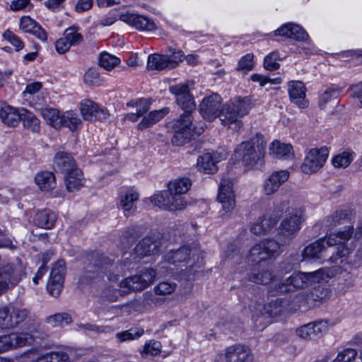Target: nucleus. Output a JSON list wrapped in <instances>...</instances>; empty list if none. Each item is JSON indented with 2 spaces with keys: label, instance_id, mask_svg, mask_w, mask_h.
Segmentation results:
<instances>
[{
  "label": "nucleus",
  "instance_id": "nucleus-1",
  "mask_svg": "<svg viewBox=\"0 0 362 362\" xmlns=\"http://www.w3.org/2000/svg\"><path fill=\"white\" fill-rule=\"evenodd\" d=\"M171 93L176 96L177 104L185 112L180 115L175 124V133L172 143L176 146H182L188 142L194 135H199L204 131L203 125L197 126L192 123L191 111L195 108L194 98L190 93L188 84L179 83L170 88Z\"/></svg>",
  "mask_w": 362,
  "mask_h": 362
},
{
  "label": "nucleus",
  "instance_id": "nucleus-2",
  "mask_svg": "<svg viewBox=\"0 0 362 362\" xmlns=\"http://www.w3.org/2000/svg\"><path fill=\"white\" fill-rule=\"evenodd\" d=\"M266 144L264 136L257 134L250 141H243L237 146L233 154L234 158L247 168H253L264 158Z\"/></svg>",
  "mask_w": 362,
  "mask_h": 362
},
{
  "label": "nucleus",
  "instance_id": "nucleus-3",
  "mask_svg": "<svg viewBox=\"0 0 362 362\" xmlns=\"http://www.w3.org/2000/svg\"><path fill=\"white\" fill-rule=\"evenodd\" d=\"M328 274L320 269L312 272H295L285 280L279 281L274 284V291L286 293L298 288H304L321 280H325Z\"/></svg>",
  "mask_w": 362,
  "mask_h": 362
},
{
  "label": "nucleus",
  "instance_id": "nucleus-4",
  "mask_svg": "<svg viewBox=\"0 0 362 362\" xmlns=\"http://www.w3.org/2000/svg\"><path fill=\"white\" fill-rule=\"evenodd\" d=\"M251 109V105L246 98H236L230 100L222 107L218 117L223 125L239 131L243 127L241 118Z\"/></svg>",
  "mask_w": 362,
  "mask_h": 362
},
{
  "label": "nucleus",
  "instance_id": "nucleus-5",
  "mask_svg": "<svg viewBox=\"0 0 362 362\" xmlns=\"http://www.w3.org/2000/svg\"><path fill=\"white\" fill-rule=\"evenodd\" d=\"M353 228L351 226H346L343 230L333 233L323 238L325 240V245H338L336 254L329 258V261L331 263L335 264L337 266H340L346 261L349 250L345 247L344 243L351 238Z\"/></svg>",
  "mask_w": 362,
  "mask_h": 362
},
{
  "label": "nucleus",
  "instance_id": "nucleus-6",
  "mask_svg": "<svg viewBox=\"0 0 362 362\" xmlns=\"http://www.w3.org/2000/svg\"><path fill=\"white\" fill-rule=\"evenodd\" d=\"M281 245L273 239H268L254 245L249 250L246 259L248 262L258 264L279 255Z\"/></svg>",
  "mask_w": 362,
  "mask_h": 362
},
{
  "label": "nucleus",
  "instance_id": "nucleus-7",
  "mask_svg": "<svg viewBox=\"0 0 362 362\" xmlns=\"http://www.w3.org/2000/svg\"><path fill=\"white\" fill-rule=\"evenodd\" d=\"M150 202L159 208L170 211L184 210L187 206L185 198L170 189L160 191L150 197Z\"/></svg>",
  "mask_w": 362,
  "mask_h": 362
},
{
  "label": "nucleus",
  "instance_id": "nucleus-8",
  "mask_svg": "<svg viewBox=\"0 0 362 362\" xmlns=\"http://www.w3.org/2000/svg\"><path fill=\"white\" fill-rule=\"evenodd\" d=\"M156 275L157 273L154 269L144 268L137 274L122 279L121 286L127 287L128 291H143L153 283Z\"/></svg>",
  "mask_w": 362,
  "mask_h": 362
},
{
  "label": "nucleus",
  "instance_id": "nucleus-9",
  "mask_svg": "<svg viewBox=\"0 0 362 362\" xmlns=\"http://www.w3.org/2000/svg\"><path fill=\"white\" fill-rule=\"evenodd\" d=\"M217 199L222 205V209L219 211L220 216L223 219L228 218L235 206L233 182L230 179L221 180Z\"/></svg>",
  "mask_w": 362,
  "mask_h": 362
},
{
  "label": "nucleus",
  "instance_id": "nucleus-10",
  "mask_svg": "<svg viewBox=\"0 0 362 362\" xmlns=\"http://www.w3.org/2000/svg\"><path fill=\"white\" fill-rule=\"evenodd\" d=\"M329 153V150L327 146L310 149L301 166L302 171L309 175L317 172L324 166Z\"/></svg>",
  "mask_w": 362,
  "mask_h": 362
},
{
  "label": "nucleus",
  "instance_id": "nucleus-11",
  "mask_svg": "<svg viewBox=\"0 0 362 362\" xmlns=\"http://www.w3.org/2000/svg\"><path fill=\"white\" fill-rule=\"evenodd\" d=\"M164 261L170 264H187L193 267L199 262L198 250L188 246H182L177 250H171L164 257Z\"/></svg>",
  "mask_w": 362,
  "mask_h": 362
},
{
  "label": "nucleus",
  "instance_id": "nucleus-12",
  "mask_svg": "<svg viewBox=\"0 0 362 362\" xmlns=\"http://www.w3.org/2000/svg\"><path fill=\"white\" fill-rule=\"evenodd\" d=\"M116 16L119 18L141 31H153L157 29L156 23L146 16L138 15L124 8H115Z\"/></svg>",
  "mask_w": 362,
  "mask_h": 362
},
{
  "label": "nucleus",
  "instance_id": "nucleus-13",
  "mask_svg": "<svg viewBox=\"0 0 362 362\" xmlns=\"http://www.w3.org/2000/svg\"><path fill=\"white\" fill-rule=\"evenodd\" d=\"M304 221V214L301 209L289 214L281 222L279 227V235L285 240H291L300 229L301 223Z\"/></svg>",
  "mask_w": 362,
  "mask_h": 362
},
{
  "label": "nucleus",
  "instance_id": "nucleus-14",
  "mask_svg": "<svg viewBox=\"0 0 362 362\" xmlns=\"http://www.w3.org/2000/svg\"><path fill=\"white\" fill-rule=\"evenodd\" d=\"M328 330L327 321L317 320L298 327L296 329V334L305 340H315L326 334Z\"/></svg>",
  "mask_w": 362,
  "mask_h": 362
},
{
  "label": "nucleus",
  "instance_id": "nucleus-15",
  "mask_svg": "<svg viewBox=\"0 0 362 362\" xmlns=\"http://www.w3.org/2000/svg\"><path fill=\"white\" fill-rule=\"evenodd\" d=\"M288 306V301L281 298H276L266 303L262 310L261 315L257 319V321L261 324L262 321L267 320L264 324H270L272 319L277 317L286 313Z\"/></svg>",
  "mask_w": 362,
  "mask_h": 362
},
{
  "label": "nucleus",
  "instance_id": "nucleus-16",
  "mask_svg": "<svg viewBox=\"0 0 362 362\" xmlns=\"http://www.w3.org/2000/svg\"><path fill=\"white\" fill-rule=\"evenodd\" d=\"M65 274V263L63 260L57 261L52 269L47 285L48 292L53 296L59 295L63 287Z\"/></svg>",
  "mask_w": 362,
  "mask_h": 362
},
{
  "label": "nucleus",
  "instance_id": "nucleus-17",
  "mask_svg": "<svg viewBox=\"0 0 362 362\" xmlns=\"http://www.w3.org/2000/svg\"><path fill=\"white\" fill-rule=\"evenodd\" d=\"M162 244L161 235L153 233L143 238L136 246L135 253L140 257L148 256L156 253Z\"/></svg>",
  "mask_w": 362,
  "mask_h": 362
},
{
  "label": "nucleus",
  "instance_id": "nucleus-18",
  "mask_svg": "<svg viewBox=\"0 0 362 362\" xmlns=\"http://www.w3.org/2000/svg\"><path fill=\"white\" fill-rule=\"evenodd\" d=\"M221 100L218 94L204 97L199 105V112L204 118L213 120L219 115Z\"/></svg>",
  "mask_w": 362,
  "mask_h": 362
},
{
  "label": "nucleus",
  "instance_id": "nucleus-19",
  "mask_svg": "<svg viewBox=\"0 0 362 362\" xmlns=\"http://www.w3.org/2000/svg\"><path fill=\"white\" fill-rule=\"evenodd\" d=\"M289 175V172L285 170L273 172L263 182V193L267 196L275 194L280 186L288 180Z\"/></svg>",
  "mask_w": 362,
  "mask_h": 362
},
{
  "label": "nucleus",
  "instance_id": "nucleus-20",
  "mask_svg": "<svg viewBox=\"0 0 362 362\" xmlns=\"http://www.w3.org/2000/svg\"><path fill=\"white\" fill-rule=\"evenodd\" d=\"M288 92L291 103L300 108H306L308 101L306 100V88L300 81H291L288 83Z\"/></svg>",
  "mask_w": 362,
  "mask_h": 362
},
{
  "label": "nucleus",
  "instance_id": "nucleus-21",
  "mask_svg": "<svg viewBox=\"0 0 362 362\" xmlns=\"http://www.w3.org/2000/svg\"><path fill=\"white\" fill-rule=\"evenodd\" d=\"M225 356L227 362H252L253 359L250 349L240 344L228 346Z\"/></svg>",
  "mask_w": 362,
  "mask_h": 362
},
{
  "label": "nucleus",
  "instance_id": "nucleus-22",
  "mask_svg": "<svg viewBox=\"0 0 362 362\" xmlns=\"http://www.w3.org/2000/svg\"><path fill=\"white\" fill-rule=\"evenodd\" d=\"M22 108H16L4 101H0V119L8 127L18 125L22 117Z\"/></svg>",
  "mask_w": 362,
  "mask_h": 362
},
{
  "label": "nucleus",
  "instance_id": "nucleus-23",
  "mask_svg": "<svg viewBox=\"0 0 362 362\" xmlns=\"http://www.w3.org/2000/svg\"><path fill=\"white\" fill-rule=\"evenodd\" d=\"M274 35L300 41H307L309 39L308 33L300 25L293 23L282 25L274 31Z\"/></svg>",
  "mask_w": 362,
  "mask_h": 362
},
{
  "label": "nucleus",
  "instance_id": "nucleus-24",
  "mask_svg": "<svg viewBox=\"0 0 362 362\" xmlns=\"http://www.w3.org/2000/svg\"><path fill=\"white\" fill-rule=\"evenodd\" d=\"M283 273L282 269L276 274L267 268L253 269L247 274V279L257 284L267 285L272 281L279 282L278 278Z\"/></svg>",
  "mask_w": 362,
  "mask_h": 362
},
{
  "label": "nucleus",
  "instance_id": "nucleus-25",
  "mask_svg": "<svg viewBox=\"0 0 362 362\" xmlns=\"http://www.w3.org/2000/svg\"><path fill=\"white\" fill-rule=\"evenodd\" d=\"M19 27L23 32L33 35L42 42L47 40L45 30L30 16H23L20 20Z\"/></svg>",
  "mask_w": 362,
  "mask_h": 362
},
{
  "label": "nucleus",
  "instance_id": "nucleus-26",
  "mask_svg": "<svg viewBox=\"0 0 362 362\" xmlns=\"http://www.w3.org/2000/svg\"><path fill=\"white\" fill-rule=\"evenodd\" d=\"M139 199V194L134 190H128L122 193L119 197L118 204L125 216H129L134 214L136 207V203Z\"/></svg>",
  "mask_w": 362,
  "mask_h": 362
},
{
  "label": "nucleus",
  "instance_id": "nucleus-27",
  "mask_svg": "<svg viewBox=\"0 0 362 362\" xmlns=\"http://www.w3.org/2000/svg\"><path fill=\"white\" fill-rule=\"evenodd\" d=\"M324 239L318 240L306 246L302 251L301 255L303 261H311L320 259L323 257V254L326 252Z\"/></svg>",
  "mask_w": 362,
  "mask_h": 362
},
{
  "label": "nucleus",
  "instance_id": "nucleus-28",
  "mask_svg": "<svg viewBox=\"0 0 362 362\" xmlns=\"http://www.w3.org/2000/svg\"><path fill=\"white\" fill-rule=\"evenodd\" d=\"M276 223L277 219L275 217H273L271 214H266L252 224L250 230L252 233L257 235H264L274 227Z\"/></svg>",
  "mask_w": 362,
  "mask_h": 362
},
{
  "label": "nucleus",
  "instance_id": "nucleus-29",
  "mask_svg": "<svg viewBox=\"0 0 362 362\" xmlns=\"http://www.w3.org/2000/svg\"><path fill=\"white\" fill-rule=\"evenodd\" d=\"M80 111L85 119H91L93 117L101 119L105 118L106 115L103 110L99 109L96 103L88 99L81 100Z\"/></svg>",
  "mask_w": 362,
  "mask_h": 362
},
{
  "label": "nucleus",
  "instance_id": "nucleus-30",
  "mask_svg": "<svg viewBox=\"0 0 362 362\" xmlns=\"http://www.w3.org/2000/svg\"><path fill=\"white\" fill-rule=\"evenodd\" d=\"M108 279L110 282L104 288L103 295L108 300L114 302L122 296L121 289H127V287L121 286V281H118V277L115 275H110Z\"/></svg>",
  "mask_w": 362,
  "mask_h": 362
},
{
  "label": "nucleus",
  "instance_id": "nucleus-31",
  "mask_svg": "<svg viewBox=\"0 0 362 362\" xmlns=\"http://www.w3.org/2000/svg\"><path fill=\"white\" fill-rule=\"evenodd\" d=\"M269 155L275 158L290 159L293 158V148L290 144L273 141L269 148Z\"/></svg>",
  "mask_w": 362,
  "mask_h": 362
},
{
  "label": "nucleus",
  "instance_id": "nucleus-32",
  "mask_svg": "<svg viewBox=\"0 0 362 362\" xmlns=\"http://www.w3.org/2000/svg\"><path fill=\"white\" fill-rule=\"evenodd\" d=\"M9 311L8 312V316L6 321V328H11L16 326L25 320L28 315V311L25 308H21L8 305Z\"/></svg>",
  "mask_w": 362,
  "mask_h": 362
},
{
  "label": "nucleus",
  "instance_id": "nucleus-33",
  "mask_svg": "<svg viewBox=\"0 0 362 362\" xmlns=\"http://www.w3.org/2000/svg\"><path fill=\"white\" fill-rule=\"evenodd\" d=\"M64 182L69 192L78 190L83 185V176L81 170L76 168L66 173Z\"/></svg>",
  "mask_w": 362,
  "mask_h": 362
},
{
  "label": "nucleus",
  "instance_id": "nucleus-34",
  "mask_svg": "<svg viewBox=\"0 0 362 362\" xmlns=\"http://www.w3.org/2000/svg\"><path fill=\"white\" fill-rule=\"evenodd\" d=\"M56 214L47 209H44L36 213L34 218V223L42 228L50 229L56 222Z\"/></svg>",
  "mask_w": 362,
  "mask_h": 362
},
{
  "label": "nucleus",
  "instance_id": "nucleus-35",
  "mask_svg": "<svg viewBox=\"0 0 362 362\" xmlns=\"http://www.w3.org/2000/svg\"><path fill=\"white\" fill-rule=\"evenodd\" d=\"M54 165L55 168L58 170L65 174L77 168L74 158L70 155L64 152H59L56 154L54 158Z\"/></svg>",
  "mask_w": 362,
  "mask_h": 362
},
{
  "label": "nucleus",
  "instance_id": "nucleus-36",
  "mask_svg": "<svg viewBox=\"0 0 362 362\" xmlns=\"http://www.w3.org/2000/svg\"><path fill=\"white\" fill-rule=\"evenodd\" d=\"M35 183L38 187L45 192H49L56 186L54 175L48 171L38 173L35 175Z\"/></svg>",
  "mask_w": 362,
  "mask_h": 362
},
{
  "label": "nucleus",
  "instance_id": "nucleus-37",
  "mask_svg": "<svg viewBox=\"0 0 362 362\" xmlns=\"http://www.w3.org/2000/svg\"><path fill=\"white\" fill-rule=\"evenodd\" d=\"M146 68L148 70L163 71L170 69L168 62V55L158 54H150L148 57Z\"/></svg>",
  "mask_w": 362,
  "mask_h": 362
},
{
  "label": "nucleus",
  "instance_id": "nucleus-38",
  "mask_svg": "<svg viewBox=\"0 0 362 362\" xmlns=\"http://www.w3.org/2000/svg\"><path fill=\"white\" fill-rule=\"evenodd\" d=\"M197 168L199 171L208 174L214 173L218 170L217 165L213 160V156L210 153H205L198 157Z\"/></svg>",
  "mask_w": 362,
  "mask_h": 362
},
{
  "label": "nucleus",
  "instance_id": "nucleus-39",
  "mask_svg": "<svg viewBox=\"0 0 362 362\" xmlns=\"http://www.w3.org/2000/svg\"><path fill=\"white\" fill-rule=\"evenodd\" d=\"M168 112V107H164L159 110L151 112L148 115L145 116L138 124V129L142 130L152 126L153 124L160 121Z\"/></svg>",
  "mask_w": 362,
  "mask_h": 362
},
{
  "label": "nucleus",
  "instance_id": "nucleus-40",
  "mask_svg": "<svg viewBox=\"0 0 362 362\" xmlns=\"http://www.w3.org/2000/svg\"><path fill=\"white\" fill-rule=\"evenodd\" d=\"M73 351L72 349L57 351L40 356L42 359V362H69L74 356Z\"/></svg>",
  "mask_w": 362,
  "mask_h": 362
},
{
  "label": "nucleus",
  "instance_id": "nucleus-41",
  "mask_svg": "<svg viewBox=\"0 0 362 362\" xmlns=\"http://www.w3.org/2000/svg\"><path fill=\"white\" fill-rule=\"evenodd\" d=\"M41 115L49 125L55 129L62 127L61 115L58 110L51 107L42 108Z\"/></svg>",
  "mask_w": 362,
  "mask_h": 362
},
{
  "label": "nucleus",
  "instance_id": "nucleus-42",
  "mask_svg": "<svg viewBox=\"0 0 362 362\" xmlns=\"http://www.w3.org/2000/svg\"><path fill=\"white\" fill-rule=\"evenodd\" d=\"M192 183L189 178H177L169 182L168 189H170V192L182 196V194H185L189 189Z\"/></svg>",
  "mask_w": 362,
  "mask_h": 362
},
{
  "label": "nucleus",
  "instance_id": "nucleus-43",
  "mask_svg": "<svg viewBox=\"0 0 362 362\" xmlns=\"http://www.w3.org/2000/svg\"><path fill=\"white\" fill-rule=\"evenodd\" d=\"M21 111L23 112L21 120L23 121V126L33 132H38L40 129V120L33 113L26 109L22 108Z\"/></svg>",
  "mask_w": 362,
  "mask_h": 362
},
{
  "label": "nucleus",
  "instance_id": "nucleus-44",
  "mask_svg": "<svg viewBox=\"0 0 362 362\" xmlns=\"http://www.w3.org/2000/svg\"><path fill=\"white\" fill-rule=\"evenodd\" d=\"M354 157V152L346 151L335 155L332 159V163L334 168H345L351 164Z\"/></svg>",
  "mask_w": 362,
  "mask_h": 362
},
{
  "label": "nucleus",
  "instance_id": "nucleus-45",
  "mask_svg": "<svg viewBox=\"0 0 362 362\" xmlns=\"http://www.w3.org/2000/svg\"><path fill=\"white\" fill-rule=\"evenodd\" d=\"M62 127L66 126L71 131H75L81 124V119L77 114L73 111H66L61 115Z\"/></svg>",
  "mask_w": 362,
  "mask_h": 362
},
{
  "label": "nucleus",
  "instance_id": "nucleus-46",
  "mask_svg": "<svg viewBox=\"0 0 362 362\" xmlns=\"http://www.w3.org/2000/svg\"><path fill=\"white\" fill-rule=\"evenodd\" d=\"M13 348L30 346L34 343L35 338L27 332L11 334Z\"/></svg>",
  "mask_w": 362,
  "mask_h": 362
},
{
  "label": "nucleus",
  "instance_id": "nucleus-47",
  "mask_svg": "<svg viewBox=\"0 0 362 362\" xmlns=\"http://www.w3.org/2000/svg\"><path fill=\"white\" fill-rule=\"evenodd\" d=\"M71 316L66 313H57L47 317L46 322L52 327H62L71 322Z\"/></svg>",
  "mask_w": 362,
  "mask_h": 362
},
{
  "label": "nucleus",
  "instance_id": "nucleus-48",
  "mask_svg": "<svg viewBox=\"0 0 362 362\" xmlns=\"http://www.w3.org/2000/svg\"><path fill=\"white\" fill-rule=\"evenodd\" d=\"M144 333L143 329H130L129 330L117 332L115 335L116 339L120 343L127 341L135 340L141 337Z\"/></svg>",
  "mask_w": 362,
  "mask_h": 362
},
{
  "label": "nucleus",
  "instance_id": "nucleus-49",
  "mask_svg": "<svg viewBox=\"0 0 362 362\" xmlns=\"http://www.w3.org/2000/svg\"><path fill=\"white\" fill-rule=\"evenodd\" d=\"M120 63V59L108 52L100 54L99 64L106 70H111Z\"/></svg>",
  "mask_w": 362,
  "mask_h": 362
},
{
  "label": "nucleus",
  "instance_id": "nucleus-50",
  "mask_svg": "<svg viewBox=\"0 0 362 362\" xmlns=\"http://www.w3.org/2000/svg\"><path fill=\"white\" fill-rule=\"evenodd\" d=\"M177 284L172 281H161L153 288V291L159 296L170 295L176 290Z\"/></svg>",
  "mask_w": 362,
  "mask_h": 362
},
{
  "label": "nucleus",
  "instance_id": "nucleus-51",
  "mask_svg": "<svg viewBox=\"0 0 362 362\" xmlns=\"http://www.w3.org/2000/svg\"><path fill=\"white\" fill-rule=\"evenodd\" d=\"M160 343L155 340H150L146 341L144 344L143 350L141 351V354L143 357L157 356L160 353Z\"/></svg>",
  "mask_w": 362,
  "mask_h": 362
},
{
  "label": "nucleus",
  "instance_id": "nucleus-52",
  "mask_svg": "<svg viewBox=\"0 0 362 362\" xmlns=\"http://www.w3.org/2000/svg\"><path fill=\"white\" fill-rule=\"evenodd\" d=\"M84 83L89 86H100L103 80L99 73L95 69H89L83 76Z\"/></svg>",
  "mask_w": 362,
  "mask_h": 362
},
{
  "label": "nucleus",
  "instance_id": "nucleus-53",
  "mask_svg": "<svg viewBox=\"0 0 362 362\" xmlns=\"http://www.w3.org/2000/svg\"><path fill=\"white\" fill-rule=\"evenodd\" d=\"M280 59L279 53L276 51L272 52L267 55L264 60V66L267 70L274 71L279 69V64L277 60Z\"/></svg>",
  "mask_w": 362,
  "mask_h": 362
},
{
  "label": "nucleus",
  "instance_id": "nucleus-54",
  "mask_svg": "<svg viewBox=\"0 0 362 362\" xmlns=\"http://www.w3.org/2000/svg\"><path fill=\"white\" fill-rule=\"evenodd\" d=\"M253 58L254 55L252 53L244 55L239 60L237 69L245 73L251 71L255 65Z\"/></svg>",
  "mask_w": 362,
  "mask_h": 362
},
{
  "label": "nucleus",
  "instance_id": "nucleus-55",
  "mask_svg": "<svg viewBox=\"0 0 362 362\" xmlns=\"http://www.w3.org/2000/svg\"><path fill=\"white\" fill-rule=\"evenodd\" d=\"M64 37L66 38L73 45L79 44L82 40V35L78 32L76 27H70L67 28L64 35Z\"/></svg>",
  "mask_w": 362,
  "mask_h": 362
},
{
  "label": "nucleus",
  "instance_id": "nucleus-56",
  "mask_svg": "<svg viewBox=\"0 0 362 362\" xmlns=\"http://www.w3.org/2000/svg\"><path fill=\"white\" fill-rule=\"evenodd\" d=\"M338 95L339 93L336 90H326L320 98V107L325 109L327 103L337 98Z\"/></svg>",
  "mask_w": 362,
  "mask_h": 362
},
{
  "label": "nucleus",
  "instance_id": "nucleus-57",
  "mask_svg": "<svg viewBox=\"0 0 362 362\" xmlns=\"http://www.w3.org/2000/svg\"><path fill=\"white\" fill-rule=\"evenodd\" d=\"M3 37L5 40H6L8 42H9L13 47H15L16 50L20 51L24 47V45L23 42L21 40V39L13 34L10 30H6L4 34Z\"/></svg>",
  "mask_w": 362,
  "mask_h": 362
},
{
  "label": "nucleus",
  "instance_id": "nucleus-58",
  "mask_svg": "<svg viewBox=\"0 0 362 362\" xmlns=\"http://www.w3.org/2000/svg\"><path fill=\"white\" fill-rule=\"evenodd\" d=\"M158 294H156L153 291L152 292H146L144 293V300L146 303L149 305H153L155 306H160L163 305L166 299L164 297L158 296Z\"/></svg>",
  "mask_w": 362,
  "mask_h": 362
},
{
  "label": "nucleus",
  "instance_id": "nucleus-59",
  "mask_svg": "<svg viewBox=\"0 0 362 362\" xmlns=\"http://www.w3.org/2000/svg\"><path fill=\"white\" fill-rule=\"evenodd\" d=\"M150 105V102L148 100L144 98L128 103V105L135 106L136 107V112H139V115H143L149 110Z\"/></svg>",
  "mask_w": 362,
  "mask_h": 362
},
{
  "label": "nucleus",
  "instance_id": "nucleus-60",
  "mask_svg": "<svg viewBox=\"0 0 362 362\" xmlns=\"http://www.w3.org/2000/svg\"><path fill=\"white\" fill-rule=\"evenodd\" d=\"M138 237L139 234L135 228H129L124 232L122 238V242L124 245H128L134 243Z\"/></svg>",
  "mask_w": 362,
  "mask_h": 362
},
{
  "label": "nucleus",
  "instance_id": "nucleus-61",
  "mask_svg": "<svg viewBox=\"0 0 362 362\" xmlns=\"http://www.w3.org/2000/svg\"><path fill=\"white\" fill-rule=\"evenodd\" d=\"M346 216L344 211H337L328 216L326 219L327 226H335L340 220L344 219Z\"/></svg>",
  "mask_w": 362,
  "mask_h": 362
},
{
  "label": "nucleus",
  "instance_id": "nucleus-62",
  "mask_svg": "<svg viewBox=\"0 0 362 362\" xmlns=\"http://www.w3.org/2000/svg\"><path fill=\"white\" fill-rule=\"evenodd\" d=\"M183 57L184 54L180 50L174 51L171 55H168V62L170 66V69L175 68L183 59Z\"/></svg>",
  "mask_w": 362,
  "mask_h": 362
},
{
  "label": "nucleus",
  "instance_id": "nucleus-63",
  "mask_svg": "<svg viewBox=\"0 0 362 362\" xmlns=\"http://www.w3.org/2000/svg\"><path fill=\"white\" fill-rule=\"evenodd\" d=\"M72 45L64 37L59 39L55 43L56 49L60 54L67 52Z\"/></svg>",
  "mask_w": 362,
  "mask_h": 362
},
{
  "label": "nucleus",
  "instance_id": "nucleus-64",
  "mask_svg": "<svg viewBox=\"0 0 362 362\" xmlns=\"http://www.w3.org/2000/svg\"><path fill=\"white\" fill-rule=\"evenodd\" d=\"M30 1H11L9 7L12 11H29L31 8Z\"/></svg>",
  "mask_w": 362,
  "mask_h": 362
}]
</instances>
